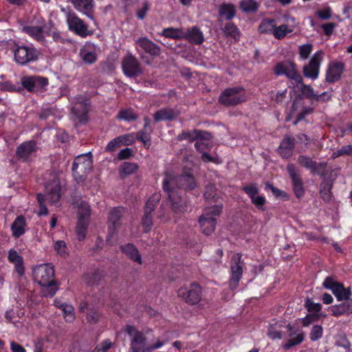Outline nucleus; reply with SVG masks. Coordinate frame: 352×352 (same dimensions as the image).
Returning <instances> with one entry per match:
<instances>
[{"instance_id":"8","label":"nucleus","mask_w":352,"mask_h":352,"mask_svg":"<svg viewBox=\"0 0 352 352\" xmlns=\"http://www.w3.org/2000/svg\"><path fill=\"white\" fill-rule=\"evenodd\" d=\"M274 74L277 76L285 75L296 84H301L302 77L297 69L296 65L292 61L285 60L278 63L274 67Z\"/></svg>"},{"instance_id":"60","label":"nucleus","mask_w":352,"mask_h":352,"mask_svg":"<svg viewBox=\"0 0 352 352\" xmlns=\"http://www.w3.org/2000/svg\"><path fill=\"white\" fill-rule=\"evenodd\" d=\"M340 283H337L336 281H335L333 280V278L329 276V277H327L325 278V280H324L323 282V286L328 289H330L331 290V292L333 291V289L337 287V286L339 285Z\"/></svg>"},{"instance_id":"63","label":"nucleus","mask_w":352,"mask_h":352,"mask_svg":"<svg viewBox=\"0 0 352 352\" xmlns=\"http://www.w3.org/2000/svg\"><path fill=\"white\" fill-rule=\"evenodd\" d=\"M266 186L272 190L273 194L276 197H287V194L285 192L274 187L272 184L267 183V184H266Z\"/></svg>"},{"instance_id":"48","label":"nucleus","mask_w":352,"mask_h":352,"mask_svg":"<svg viewBox=\"0 0 352 352\" xmlns=\"http://www.w3.org/2000/svg\"><path fill=\"white\" fill-rule=\"evenodd\" d=\"M62 311L63 312L64 318L66 322H72L74 320V309L71 305L67 304L63 309H62Z\"/></svg>"},{"instance_id":"44","label":"nucleus","mask_w":352,"mask_h":352,"mask_svg":"<svg viewBox=\"0 0 352 352\" xmlns=\"http://www.w3.org/2000/svg\"><path fill=\"white\" fill-rule=\"evenodd\" d=\"M160 194L154 193L146 201L144 212L152 213L160 200Z\"/></svg>"},{"instance_id":"31","label":"nucleus","mask_w":352,"mask_h":352,"mask_svg":"<svg viewBox=\"0 0 352 352\" xmlns=\"http://www.w3.org/2000/svg\"><path fill=\"white\" fill-rule=\"evenodd\" d=\"M76 213L78 220L89 221L91 210L88 203L85 201L76 203Z\"/></svg>"},{"instance_id":"38","label":"nucleus","mask_w":352,"mask_h":352,"mask_svg":"<svg viewBox=\"0 0 352 352\" xmlns=\"http://www.w3.org/2000/svg\"><path fill=\"white\" fill-rule=\"evenodd\" d=\"M138 169V166L135 163L124 162L119 168V174L122 178L133 174Z\"/></svg>"},{"instance_id":"61","label":"nucleus","mask_w":352,"mask_h":352,"mask_svg":"<svg viewBox=\"0 0 352 352\" xmlns=\"http://www.w3.org/2000/svg\"><path fill=\"white\" fill-rule=\"evenodd\" d=\"M252 202L257 207L258 209L263 210V206L265 203V198L263 196L257 195L251 199Z\"/></svg>"},{"instance_id":"1","label":"nucleus","mask_w":352,"mask_h":352,"mask_svg":"<svg viewBox=\"0 0 352 352\" xmlns=\"http://www.w3.org/2000/svg\"><path fill=\"white\" fill-rule=\"evenodd\" d=\"M163 189L167 194L175 213L186 210V205L178 195L177 189L191 190L196 186V182L191 174L186 173L177 177L173 174L167 173L163 181Z\"/></svg>"},{"instance_id":"58","label":"nucleus","mask_w":352,"mask_h":352,"mask_svg":"<svg viewBox=\"0 0 352 352\" xmlns=\"http://www.w3.org/2000/svg\"><path fill=\"white\" fill-rule=\"evenodd\" d=\"M121 146L122 144L120 142L119 138L116 137L108 143L105 149L107 151L111 152L115 151Z\"/></svg>"},{"instance_id":"10","label":"nucleus","mask_w":352,"mask_h":352,"mask_svg":"<svg viewBox=\"0 0 352 352\" xmlns=\"http://www.w3.org/2000/svg\"><path fill=\"white\" fill-rule=\"evenodd\" d=\"M45 28V19L41 16H36L30 25L23 27V31L33 38L41 41L45 38L44 32Z\"/></svg>"},{"instance_id":"51","label":"nucleus","mask_w":352,"mask_h":352,"mask_svg":"<svg viewBox=\"0 0 352 352\" xmlns=\"http://www.w3.org/2000/svg\"><path fill=\"white\" fill-rule=\"evenodd\" d=\"M298 163L309 169L315 170L316 168V163L309 157L301 155L298 157Z\"/></svg>"},{"instance_id":"53","label":"nucleus","mask_w":352,"mask_h":352,"mask_svg":"<svg viewBox=\"0 0 352 352\" xmlns=\"http://www.w3.org/2000/svg\"><path fill=\"white\" fill-rule=\"evenodd\" d=\"M300 58L305 60L308 58L313 50V45L311 43L303 44L299 46Z\"/></svg>"},{"instance_id":"21","label":"nucleus","mask_w":352,"mask_h":352,"mask_svg":"<svg viewBox=\"0 0 352 352\" xmlns=\"http://www.w3.org/2000/svg\"><path fill=\"white\" fill-rule=\"evenodd\" d=\"M74 8L93 19L92 11L94 7L93 0H70Z\"/></svg>"},{"instance_id":"13","label":"nucleus","mask_w":352,"mask_h":352,"mask_svg":"<svg viewBox=\"0 0 352 352\" xmlns=\"http://www.w3.org/2000/svg\"><path fill=\"white\" fill-rule=\"evenodd\" d=\"M322 57L323 52L318 51L313 55L309 63L303 67L302 72L306 78L312 80L318 78Z\"/></svg>"},{"instance_id":"46","label":"nucleus","mask_w":352,"mask_h":352,"mask_svg":"<svg viewBox=\"0 0 352 352\" xmlns=\"http://www.w3.org/2000/svg\"><path fill=\"white\" fill-rule=\"evenodd\" d=\"M322 317H326V314L322 313H310L302 318V324L303 327H308L311 323L318 321Z\"/></svg>"},{"instance_id":"42","label":"nucleus","mask_w":352,"mask_h":352,"mask_svg":"<svg viewBox=\"0 0 352 352\" xmlns=\"http://www.w3.org/2000/svg\"><path fill=\"white\" fill-rule=\"evenodd\" d=\"M276 21L272 19H263L258 27L260 32L263 34H272L274 31Z\"/></svg>"},{"instance_id":"43","label":"nucleus","mask_w":352,"mask_h":352,"mask_svg":"<svg viewBox=\"0 0 352 352\" xmlns=\"http://www.w3.org/2000/svg\"><path fill=\"white\" fill-rule=\"evenodd\" d=\"M240 8L244 12H254L258 8V3L255 0H242L240 2Z\"/></svg>"},{"instance_id":"15","label":"nucleus","mask_w":352,"mask_h":352,"mask_svg":"<svg viewBox=\"0 0 352 352\" xmlns=\"http://www.w3.org/2000/svg\"><path fill=\"white\" fill-rule=\"evenodd\" d=\"M89 107V100L85 96H79L75 98L72 113L76 116L80 122H85Z\"/></svg>"},{"instance_id":"33","label":"nucleus","mask_w":352,"mask_h":352,"mask_svg":"<svg viewBox=\"0 0 352 352\" xmlns=\"http://www.w3.org/2000/svg\"><path fill=\"white\" fill-rule=\"evenodd\" d=\"M178 116V112L171 109H162L154 114L156 122L173 120Z\"/></svg>"},{"instance_id":"9","label":"nucleus","mask_w":352,"mask_h":352,"mask_svg":"<svg viewBox=\"0 0 352 352\" xmlns=\"http://www.w3.org/2000/svg\"><path fill=\"white\" fill-rule=\"evenodd\" d=\"M91 152L78 155L73 163L72 172L74 175L82 177L89 173L92 168Z\"/></svg>"},{"instance_id":"19","label":"nucleus","mask_w":352,"mask_h":352,"mask_svg":"<svg viewBox=\"0 0 352 352\" xmlns=\"http://www.w3.org/2000/svg\"><path fill=\"white\" fill-rule=\"evenodd\" d=\"M136 49L140 51V47L151 56H156L160 54V47L146 37H141L136 40Z\"/></svg>"},{"instance_id":"57","label":"nucleus","mask_w":352,"mask_h":352,"mask_svg":"<svg viewBox=\"0 0 352 352\" xmlns=\"http://www.w3.org/2000/svg\"><path fill=\"white\" fill-rule=\"evenodd\" d=\"M120 142L122 145L129 146L132 144L135 140V135L134 133H128L123 135L118 136Z\"/></svg>"},{"instance_id":"27","label":"nucleus","mask_w":352,"mask_h":352,"mask_svg":"<svg viewBox=\"0 0 352 352\" xmlns=\"http://www.w3.org/2000/svg\"><path fill=\"white\" fill-rule=\"evenodd\" d=\"M344 65L342 63H333L330 64L327 72V80L334 82L338 80L342 74Z\"/></svg>"},{"instance_id":"52","label":"nucleus","mask_w":352,"mask_h":352,"mask_svg":"<svg viewBox=\"0 0 352 352\" xmlns=\"http://www.w3.org/2000/svg\"><path fill=\"white\" fill-rule=\"evenodd\" d=\"M323 334V328L321 325H314L309 333V338L312 341H316L322 338Z\"/></svg>"},{"instance_id":"4","label":"nucleus","mask_w":352,"mask_h":352,"mask_svg":"<svg viewBox=\"0 0 352 352\" xmlns=\"http://www.w3.org/2000/svg\"><path fill=\"white\" fill-rule=\"evenodd\" d=\"M60 11L65 15L66 23L69 31L82 38H85L92 34L89 30L87 24L73 10L62 7Z\"/></svg>"},{"instance_id":"36","label":"nucleus","mask_w":352,"mask_h":352,"mask_svg":"<svg viewBox=\"0 0 352 352\" xmlns=\"http://www.w3.org/2000/svg\"><path fill=\"white\" fill-rule=\"evenodd\" d=\"M294 29V26L292 25L282 24L278 26L276 25L273 35L276 39H282L285 38L287 34L292 33Z\"/></svg>"},{"instance_id":"59","label":"nucleus","mask_w":352,"mask_h":352,"mask_svg":"<svg viewBox=\"0 0 352 352\" xmlns=\"http://www.w3.org/2000/svg\"><path fill=\"white\" fill-rule=\"evenodd\" d=\"M243 189L251 199L254 196H256L258 192V188L255 184L245 186L243 188Z\"/></svg>"},{"instance_id":"32","label":"nucleus","mask_w":352,"mask_h":352,"mask_svg":"<svg viewBox=\"0 0 352 352\" xmlns=\"http://www.w3.org/2000/svg\"><path fill=\"white\" fill-rule=\"evenodd\" d=\"M121 250L131 260L137 262L139 264L142 263V257L138 250L133 244L128 243L124 245H122Z\"/></svg>"},{"instance_id":"25","label":"nucleus","mask_w":352,"mask_h":352,"mask_svg":"<svg viewBox=\"0 0 352 352\" xmlns=\"http://www.w3.org/2000/svg\"><path fill=\"white\" fill-rule=\"evenodd\" d=\"M8 261L14 265L15 270L19 276L24 274L23 259L19 252L14 249H10L8 254Z\"/></svg>"},{"instance_id":"16","label":"nucleus","mask_w":352,"mask_h":352,"mask_svg":"<svg viewBox=\"0 0 352 352\" xmlns=\"http://www.w3.org/2000/svg\"><path fill=\"white\" fill-rule=\"evenodd\" d=\"M122 67L124 74L129 77L138 76L142 72L139 63L131 54L123 58Z\"/></svg>"},{"instance_id":"24","label":"nucleus","mask_w":352,"mask_h":352,"mask_svg":"<svg viewBox=\"0 0 352 352\" xmlns=\"http://www.w3.org/2000/svg\"><path fill=\"white\" fill-rule=\"evenodd\" d=\"M36 150V143L34 141H30L23 143L18 147L16 155L19 158L27 160L34 154Z\"/></svg>"},{"instance_id":"56","label":"nucleus","mask_w":352,"mask_h":352,"mask_svg":"<svg viewBox=\"0 0 352 352\" xmlns=\"http://www.w3.org/2000/svg\"><path fill=\"white\" fill-rule=\"evenodd\" d=\"M142 223L144 231L146 232L150 231L153 226V218L151 213L144 212Z\"/></svg>"},{"instance_id":"49","label":"nucleus","mask_w":352,"mask_h":352,"mask_svg":"<svg viewBox=\"0 0 352 352\" xmlns=\"http://www.w3.org/2000/svg\"><path fill=\"white\" fill-rule=\"evenodd\" d=\"M117 118L120 120H123L127 122L135 120L137 118L135 113L131 109L121 110L118 115Z\"/></svg>"},{"instance_id":"20","label":"nucleus","mask_w":352,"mask_h":352,"mask_svg":"<svg viewBox=\"0 0 352 352\" xmlns=\"http://www.w3.org/2000/svg\"><path fill=\"white\" fill-rule=\"evenodd\" d=\"M287 329L290 331L289 338L282 344V347L285 350H289L292 347L300 344L305 339V333L302 331H293V327L291 324L287 325Z\"/></svg>"},{"instance_id":"64","label":"nucleus","mask_w":352,"mask_h":352,"mask_svg":"<svg viewBox=\"0 0 352 352\" xmlns=\"http://www.w3.org/2000/svg\"><path fill=\"white\" fill-rule=\"evenodd\" d=\"M317 15L322 19H328L331 16V10L329 8H324L318 11Z\"/></svg>"},{"instance_id":"30","label":"nucleus","mask_w":352,"mask_h":352,"mask_svg":"<svg viewBox=\"0 0 352 352\" xmlns=\"http://www.w3.org/2000/svg\"><path fill=\"white\" fill-rule=\"evenodd\" d=\"M26 223L23 217L19 216L11 225L12 235L15 238L22 236L25 231Z\"/></svg>"},{"instance_id":"29","label":"nucleus","mask_w":352,"mask_h":352,"mask_svg":"<svg viewBox=\"0 0 352 352\" xmlns=\"http://www.w3.org/2000/svg\"><path fill=\"white\" fill-rule=\"evenodd\" d=\"M184 38L195 44H201L204 40L203 33L197 27H192L184 32Z\"/></svg>"},{"instance_id":"34","label":"nucleus","mask_w":352,"mask_h":352,"mask_svg":"<svg viewBox=\"0 0 352 352\" xmlns=\"http://www.w3.org/2000/svg\"><path fill=\"white\" fill-rule=\"evenodd\" d=\"M219 13L226 19L231 20L236 14L235 6L232 3H223L219 7Z\"/></svg>"},{"instance_id":"5","label":"nucleus","mask_w":352,"mask_h":352,"mask_svg":"<svg viewBox=\"0 0 352 352\" xmlns=\"http://www.w3.org/2000/svg\"><path fill=\"white\" fill-rule=\"evenodd\" d=\"M221 212V207L214 206L204 209V213L199 219V223L202 230V232L207 236H210L214 232L216 227L215 217L219 216Z\"/></svg>"},{"instance_id":"54","label":"nucleus","mask_w":352,"mask_h":352,"mask_svg":"<svg viewBox=\"0 0 352 352\" xmlns=\"http://www.w3.org/2000/svg\"><path fill=\"white\" fill-rule=\"evenodd\" d=\"M305 305L308 311L310 313H321V304L314 302L311 299H307Z\"/></svg>"},{"instance_id":"62","label":"nucleus","mask_w":352,"mask_h":352,"mask_svg":"<svg viewBox=\"0 0 352 352\" xmlns=\"http://www.w3.org/2000/svg\"><path fill=\"white\" fill-rule=\"evenodd\" d=\"M133 155L132 149L130 148H125L122 149L118 154V159L122 160L129 158Z\"/></svg>"},{"instance_id":"3","label":"nucleus","mask_w":352,"mask_h":352,"mask_svg":"<svg viewBox=\"0 0 352 352\" xmlns=\"http://www.w3.org/2000/svg\"><path fill=\"white\" fill-rule=\"evenodd\" d=\"M45 194H38L37 195L38 201L40 204V210L38 212L39 216L47 215L48 213L47 208L43 204L45 201L50 204H56L60 197L61 187L60 185L59 179L56 175H53L51 176L50 181L46 182L45 184Z\"/></svg>"},{"instance_id":"28","label":"nucleus","mask_w":352,"mask_h":352,"mask_svg":"<svg viewBox=\"0 0 352 352\" xmlns=\"http://www.w3.org/2000/svg\"><path fill=\"white\" fill-rule=\"evenodd\" d=\"M329 311L333 316H340L344 314H349L352 313V300H345V302L340 304L332 305L329 307Z\"/></svg>"},{"instance_id":"41","label":"nucleus","mask_w":352,"mask_h":352,"mask_svg":"<svg viewBox=\"0 0 352 352\" xmlns=\"http://www.w3.org/2000/svg\"><path fill=\"white\" fill-rule=\"evenodd\" d=\"M89 224V221H77L76 232L78 241H82L85 239Z\"/></svg>"},{"instance_id":"37","label":"nucleus","mask_w":352,"mask_h":352,"mask_svg":"<svg viewBox=\"0 0 352 352\" xmlns=\"http://www.w3.org/2000/svg\"><path fill=\"white\" fill-rule=\"evenodd\" d=\"M332 292L338 301L350 300L351 295V289L344 287L342 284H339Z\"/></svg>"},{"instance_id":"14","label":"nucleus","mask_w":352,"mask_h":352,"mask_svg":"<svg viewBox=\"0 0 352 352\" xmlns=\"http://www.w3.org/2000/svg\"><path fill=\"white\" fill-rule=\"evenodd\" d=\"M21 84L29 91L41 92L48 84L47 78L41 76H25Z\"/></svg>"},{"instance_id":"55","label":"nucleus","mask_w":352,"mask_h":352,"mask_svg":"<svg viewBox=\"0 0 352 352\" xmlns=\"http://www.w3.org/2000/svg\"><path fill=\"white\" fill-rule=\"evenodd\" d=\"M277 324H270L268 331H267V336L270 338L272 340L275 339H281L283 338V335L280 330L277 329L276 328Z\"/></svg>"},{"instance_id":"22","label":"nucleus","mask_w":352,"mask_h":352,"mask_svg":"<svg viewBox=\"0 0 352 352\" xmlns=\"http://www.w3.org/2000/svg\"><path fill=\"white\" fill-rule=\"evenodd\" d=\"M122 215V209L119 208H115L112 209L109 213V222L111 225L109 226V234L107 236V241L112 244L111 239L116 234V228L117 227V223Z\"/></svg>"},{"instance_id":"45","label":"nucleus","mask_w":352,"mask_h":352,"mask_svg":"<svg viewBox=\"0 0 352 352\" xmlns=\"http://www.w3.org/2000/svg\"><path fill=\"white\" fill-rule=\"evenodd\" d=\"M160 194L154 193L146 201L144 212L152 213L160 200Z\"/></svg>"},{"instance_id":"17","label":"nucleus","mask_w":352,"mask_h":352,"mask_svg":"<svg viewBox=\"0 0 352 352\" xmlns=\"http://www.w3.org/2000/svg\"><path fill=\"white\" fill-rule=\"evenodd\" d=\"M14 58L18 63L25 65L35 60L37 58V53L34 48L21 46L14 51Z\"/></svg>"},{"instance_id":"26","label":"nucleus","mask_w":352,"mask_h":352,"mask_svg":"<svg viewBox=\"0 0 352 352\" xmlns=\"http://www.w3.org/2000/svg\"><path fill=\"white\" fill-rule=\"evenodd\" d=\"M80 56L82 60L87 63L91 64L96 60V51L95 45L87 43L80 50Z\"/></svg>"},{"instance_id":"12","label":"nucleus","mask_w":352,"mask_h":352,"mask_svg":"<svg viewBox=\"0 0 352 352\" xmlns=\"http://www.w3.org/2000/svg\"><path fill=\"white\" fill-rule=\"evenodd\" d=\"M230 272V287L231 289H235L238 287L243 274V263L240 254H234L232 256Z\"/></svg>"},{"instance_id":"2","label":"nucleus","mask_w":352,"mask_h":352,"mask_svg":"<svg viewBox=\"0 0 352 352\" xmlns=\"http://www.w3.org/2000/svg\"><path fill=\"white\" fill-rule=\"evenodd\" d=\"M33 277L42 287V294L45 296H53L57 291L54 280V268L50 264H42L33 268Z\"/></svg>"},{"instance_id":"11","label":"nucleus","mask_w":352,"mask_h":352,"mask_svg":"<svg viewBox=\"0 0 352 352\" xmlns=\"http://www.w3.org/2000/svg\"><path fill=\"white\" fill-rule=\"evenodd\" d=\"M201 287L197 284H191L189 287H182L177 295L189 305H196L201 300Z\"/></svg>"},{"instance_id":"50","label":"nucleus","mask_w":352,"mask_h":352,"mask_svg":"<svg viewBox=\"0 0 352 352\" xmlns=\"http://www.w3.org/2000/svg\"><path fill=\"white\" fill-rule=\"evenodd\" d=\"M54 248L55 251L61 256H66L68 254V249L64 241H57L54 243Z\"/></svg>"},{"instance_id":"23","label":"nucleus","mask_w":352,"mask_h":352,"mask_svg":"<svg viewBox=\"0 0 352 352\" xmlns=\"http://www.w3.org/2000/svg\"><path fill=\"white\" fill-rule=\"evenodd\" d=\"M299 85H300V89L302 94L311 100L324 101L330 99L331 97V95L327 91H324L321 94H316L311 87L302 84V82Z\"/></svg>"},{"instance_id":"18","label":"nucleus","mask_w":352,"mask_h":352,"mask_svg":"<svg viewBox=\"0 0 352 352\" xmlns=\"http://www.w3.org/2000/svg\"><path fill=\"white\" fill-rule=\"evenodd\" d=\"M287 171L288 173L292 179V184H293V188L294 192L296 195V196L298 198L303 196L305 190L303 188V184L302 179L295 168L293 164H289L287 166Z\"/></svg>"},{"instance_id":"35","label":"nucleus","mask_w":352,"mask_h":352,"mask_svg":"<svg viewBox=\"0 0 352 352\" xmlns=\"http://www.w3.org/2000/svg\"><path fill=\"white\" fill-rule=\"evenodd\" d=\"M294 142L290 138H285L279 146V153L284 157H289L294 148Z\"/></svg>"},{"instance_id":"47","label":"nucleus","mask_w":352,"mask_h":352,"mask_svg":"<svg viewBox=\"0 0 352 352\" xmlns=\"http://www.w3.org/2000/svg\"><path fill=\"white\" fill-rule=\"evenodd\" d=\"M182 138L188 139L191 140L193 138H203V139H210V134L206 132H202L200 131H194L192 132V135L188 132H184L182 133Z\"/></svg>"},{"instance_id":"40","label":"nucleus","mask_w":352,"mask_h":352,"mask_svg":"<svg viewBox=\"0 0 352 352\" xmlns=\"http://www.w3.org/2000/svg\"><path fill=\"white\" fill-rule=\"evenodd\" d=\"M222 31L226 36L232 37L235 41L239 39V30L233 23H227L222 28Z\"/></svg>"},{"instance_id":"6","label":"nucleus","mask_w":352,"mask_h":352,"mask_svg":"<svg viewBox=\"0 0 352 352\" xmlns=\"http://www.w3.org/2000/svg\"><path fill=\"white\" fill-rule=\"evenodd\" d=\"M124 331L131 338L130 348L132 352H149L148 345L144 333L130 324L125 326Z\"/></svg>"},{"instance_id":"7","label":"nucleus","mask_w":352,"mask_h":352,"mask_svg":"<svg viewBox=\"0 0 352 352\" xmlns=\"http://www.w3.org/2000/svg\"><path fill=\"white\" fill-rule=\"evenodd\" d=\"M248 98L247 94L241 87H234L226 89L219 96V101L224 105H236L245 102Z\"/></svg>"},{"instance_id":"39","label":"nucleus","mask_w":352,"mask_h":352,"mask_svg":"<svg viewBox=\"0 0 352 352\" xmlns=\"http://www.w3.org/2000/svg\"><path fill=\"white\" fill-rule=\"evenodd\" d=\"M161 35L175 39H182L184 36V31L179 28H169L164 29Z\"/></svg>"}]
</instances>
